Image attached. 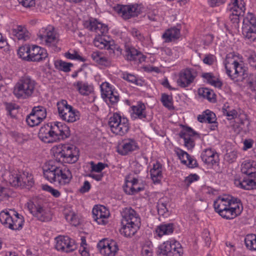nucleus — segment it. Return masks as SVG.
<instances>
[{
	"mask_svg": "<svg viewBox=\"0 0 256 256\" xmlns=\"http://www.w3.org/2000/svg\"><path fill=\"white\" fill-rule=\"evenodd\" d=\"M215 211L222 218L232 220L240 216L243 210L240 200L227 196H219L214 203Z\"/></svg>",
	"mask_w": 256,
	"mask_h": 256,
	"instance_id": "nucleus-1",
	"label": "nucleus"
},
{
	"mask_svg": "<svg viewBox=\"0 0 256 256\" xmlns=\"http://www.w3.org/2000/svg\"><path fill=\"white\" fill-rule=\"evenodd\" d=\"M43 174L46 179L60 187L68 185L72 178V174L68 168L59 166L52 160L46 164Z\"/></svg>",
	"mask_w": 256,
	"mask_h": 256,
	"instance_id": "nucleus-2",
	"label": "nucleus"
},
{
	"mask_svg": "<svg viewBox=\"0 0 256 256\" xmlns=\"http://www.w3.org/2000/svg\"><path fill=\"white\" fill-rule=\"evenodd\" d=\"M122 234L126 237H132L139 230L141 220L139 214L132 208H125L121 212Z\"/></svg>",
	"mask_w": 256,
	"mask_h": 256,
	"instance_id": "nucleus-3",
	"label": "nucleus"
},
{
	"mask_svg": "<svg viewBox=\"0 0 256 256\" xmlns=\"http://www.w3.org/2000/svg\"><path fill=\"white\" fill-rule=\"evenodd\" d=\"M242 172L246 175L242 180H236L235 184L246 190L256 189V162L246 160L241 165Z\"/></svg>",
	"mask_w": 256,
	"mask_h": 256,
	"instance_id": "nucleus-4",
	"label": "nucleus"
},
{
	"mask_svg": "<svg viewBox=\"0 0 256 256\" xmlns=\"http://www.w3.org/2000/svg\"><path fill=\"white\" fill-rule=\"evenodd\" d=\"M244 2L243 0H231L227 6L226 10L230 12L229 22L224 23L227 31L237 30L239 28L240 16L245 10Z\"/></svg>",
	"mask_w": 256,
	"mask_h": 256,
	"instance_id": "nucleus-5",
	"label": "nucleus"
},
{
	"mask_svg": "<svg viewBox=\"0 0 256 256\" xmlns=\"http://www.w3.org/2000/svg\"><path fill=\"white\" fill-rule=\"evenodd\" d=\"M54 148V156L58 162L74 164L79 158V149L74 145L59 144Z\"/></svg>",
	"mask_w": 256,
	"mask_h": 256,
	"instance_id": "nucleus-6",
	"label": "nucleus"
},
{
	"mask_svg": "<svg viewBox=\"0 0 256 256\" xmlns=\"http://www.w3.org/2000/svg\"><path fill=\"white\" fill-rule=\"evenodd\" d=\"M226 72L232 80H237L244 76L246 68L240 61L239 55L230 52L226 55L224 60Z\"/></svg>",
	"mask_w": 256,
	"mask_h": 256,
	"instance_id": "nucleus-7",
	"label": "nucleus"
},
{
	"mask_svg": "<svg viewBox=\"0 0 256 256\" xmlns=\"http://www.w3.org/2000/svg\"><path fill=\"white\" fill-rule=\"evenodd\" d=\"M36 82L28 76H22L16 83L14 88V94L18 98L26 99L34 94Z\"/></svg>",
	"mask_w": 256,
	"mask_h": 256,
	"instance_id": "nucleus-8",
	"label": "nucleus"
},
{
	"mask_svg": "<svg viewBox=\"0 0 256 256\" xmlns=\"http://www.w3.org/2000/svg\"><path fill=\"white\" fill-rule=\"evenodd\" d=\"M0 222L10 229L20 230L23 226L24 220L23 216L16 211L5 209L0 212Z\"/></svg>",
	"mask_w": 256,
	"mask_h": 256,
	"instance_id": "nucleus-9",
	"label": "nucleus"
},
{
	"mask_svg": "<svg viewBox=\"0 0 256 256\" xmlns=\"http://www.w3.org/2000/svg\"><path fill=\"white\" fill-rule=\"evenodd\" d=\"M182 254L180 244L174 240L166 241L158 247V256H182Z\"/></svg>",
	"mask_w": 256,
	"mask_h": 256,
	"instance_id": "nucleus-10",
	"label": "nucleus"
},
{
	"mask_svg": "<svg viewBox=\"0 0 256 256\" xmlns=\"http://www.w3.org/2000/svg\"><path fill=\"white\" fill-rule=\"evenodd\" d=\"M57 106L58 115L62 120L72 123L79 120V112L74 109L72 106L68 105L66 100H62L58 102Z\"/></svg>",
	"mask_w": 256,
	"mask_h": 256,
	"instance_id": "nucleus-11",
	"label": "nucleus"
},
{
	"mask_svg": "<svg viewBox=\"0 0 256 256\" xmlns=\"http://www.w3.org/2000/svg\"><path fill=\"white\" fill-rule=\"evenodd\" d=\"M100 87L102 98L104 100L109 106H115L120 100V96L114 86L106 82H102Z\"/></svg>",
	"mask_w": 256,
	"mask_h": 256,
	"instance_id": "nucleus-12",
	"label": "nucleus"
},
{
	"mask_svg": "<svg viewBox=\"0 0 256 256\" xmlns=\"http://www.w3.org/2000/svg\"><path fill=\"white\" fill-rule=\"evenodd\" d=\"M38 36L42 42L48 47H56L58 42V37L53 26H48L42 28Z\"/></svg>",
	"mask_w": 256,
	"mask_h": 256,
	"instance_id": "nucleus-13",
	"label": "nucleus"
},
{
	"mask_svg": "<svg viewBox=\"0 0 256 256\" xmlns=\"http://www.w3.org/2000/svg\"><path fill=\"white\" fill-rule=\"evenodd\" d=\"M196 76L197 72L194 69L191 68L183 69L178 74L176 80L177 84L182 88L188 87L194 82Z\"/></svg>",
	"mask_w": 256,
	"mask_h": 256,
	"instance_id": "nucleus-14",
	"label": "nucleus"
},
{
	"mask_svg": "<svg viewBox=\"0 0 256 256\" xmlns=\"http://www.w3.org/2000/svg\"><path fill=\"white\" fill-rule=\"evenodd\" d=\"M55 248L58 250L68 253L76 248L74 240L68 236H60L55 238Z\"/></svg>",
	"mask_w": 256,
	"mask_h": 256,
	"instance_id": "nucleus-15",
	"label": "nucleus"
},
{
	"mask_svg": "<svg viewBox=\"0 0 256 256\" xmlns=\"http://www.w3.org/2000/svg\"><path fill=\"white\" fill-rule=\"evenodd\" d=\"M50 124L56 142L66 140L70 137V130L66 124L58 122H50Z\"/></svg>",
	"mask_w": 256,
	"mask_h": 256,
	"instance_id": "nucleus-16",
	"label": "nucleus"
},
{
	"mask_svg": "<svg viewBox=\"0 0 256 256\" xmlns=\"http://www.w3.org/2000/svg\"><path fill=\"white\" fill-rule=\"evenodd\" d=\"M12 186H20L30 188L34 184L33 176L31 173L28 172L24 171L19 172L14 177L12 182Z\"/></svg>",
	"mask_w": 256,
	"mask_h": 256,
	"instance_id": "nucleus-17",
	"label": "nucleus"
},
{
	"mask_svg": "<svg viewBox=\"0 0 256 256\" xmlns=\"http://www.w3.org/2000/svg\"><path fill=\"white\" fill-rule=\"evenodd\" d=\"M28 208L30 212L40 221L48 222L52 220V215L50 212L44 209L42 207L38 204L29 203Z\"/></svg>",
	"mask_w": 256,
	"mask_h": 256,
	"instance_id": "nucleus-18",
	"label": "nucleus"
},
{
	"mask_svg": "<svg viewBox=\"0 0 256 256\" xmlns=\"http://www.w3.org/2000/svg\"><path fill=\"white\" fill-rule=\"evenodd\" d=\"M98 246L100 252L105 256H115L119 250L118 243L112 240H103L98 243Z\"/></svg>",
	"mask_w": 256,
	"mask_h": 256,
	"instance_id": "nucleus-19",
	"label": "nucleus"
},
{
	"mask_svg": "<svg viewBox=\"0 0 256 256\" xmlns=\"http://www.w3.org/2000/svg\"><path fill=\"white\" fill-rule=\"evenodd\" d=\"M116 10L118 13L124 20L136 16L140 12V8L137 4L118 5Z\"/></svg>",
	"mask_w": 256,
	"mask_h": 256,
	"instance_id": "nucleus-20",
	"label": "nucleus"
},
{
	"mask_svg": "<svg viewBox=\"0 0 256 256\" xmlns=\"http://www.w3.org/2000/svg\"><path fill=\"white\" fill-rule=\"evenodd\" d=\"M84 27L92 32H94L97 35L106 34L108 30L107 25L102 23L98 20L90 18L84 23Z\"/></svg>",
	"mask_w": 256,
	"mask_h": 256,
	"instance_id": "nucleus-21",
	"label": "nucleus"
},
{
	"mask_svg": "<svg viewBox=\"0 0 256 256\" xmlns=\"http://www.w3.org/2000/svg\"><path fill=\"white\" fill-rule=\"evenodd\" d=\"M138 149V144L135 139L124 138L122 140V144L118 146V152L121 155L126 156Z\"/></svg>",
	"mask_w": 256,
	"mask_h": 256,
	"instance_id": "nucleus-22",
	"label": "nucleus"
},
{
	"mask_svg": "<svg viewBox=\"0 0 256 256\" xmlns=\"http://www.w3.org/2000/svg\"><path fill=\"white\" fill-rule=\"evenodd\" d=\"M198 134L191 128L186 126L179 134L180 137L184 139V145L188 150L193 148L195 146L194 136Z\"/></svg>",
	"mask_w": 256,
	"mask_h": 256,
	"instance_id": "nucleus-23",
	"label": "nucleus"
},
{
	"mask_svg": "<svg viewBox=\"0 0 256 256\" xmlns=\"http://www.w3.org/2000/svg\"><path fill=\"white\" fill-rule=\"evenodd\" d=\"M92 218L99 224H105L110 215L108 210L103 206H96L92 210Z\"/></svg>",
	"mask_w": 256,
	"mask_h": 256,
	"instance_id": "nucleus-24",
	"label": "nucleus"
},
{
	"mask_svg": "<svg viewBox=\"0 0 256 256\" xmlns=\"http://www.w3.org/2000/svg\"><path fill=\"white\" fill-rule=\"evenodd\" d=\"M50 123L42 126L38 134L39 138L45 143H54L56 142Z\"/></svg>",
	"mask_w": 256,
	"mask_h": 256,
	"instance_id": "nucleus-25",
	"label": "nucleus"
},
{
	"mask_svg": "<svg viewBox=\"0 0 256 256\" xmlns=\"http://www.w3.org/2000/svg\"><path fill=\"white\" fill-rule=\"evenodd\" d=\"M10 38L14 40L26 41L30 39V34L24 26L18 25L10 30Z\"/></svg>",
	"mask_w": 256,
	"mask_h": 256,
	"instance_id": "nucleus-26",
	"label": "nucleus"
},
{
	"mask_svg": "<svg viewBox=\"0 0 256 256\" xmlns=\"http://www.w3.org/2000/svg\"><path fill=\"white\" fill-rule=\"evenodd\" d=\"M174 151L182 163L186 165L188 168H194L198 166L196 160L186 152L178 148H175Z\"/></svg>",
	"mask_w": 256,
	"mask_h": 256,
	"instance_id": "nucleus-27",
	"label": "nucleus"
},
{
	"mask_svg": "<svg viewBox=\"0 0 256 256\" xmlns=\"http://www.w3.org/2000/svg\"><path fill=\"white\" fill-rule=\"evenodd\" d=\"M202 160L208 166H214L219 162V156L216 151L212 148H206L200 155Z\"/></svg>",
	"mask_w": 256,
	"mask_h": 256,
	"instance_id": "nucleus-28",
	"label": "nucleus"
},
{
	"mask_svg": "<svg viewBox=\"0 0 256 256\" xmlns=\"http://www.w3.org/2000/svg\"><path fill=\"white\" fill-rule=\"evenodd\" d=\"M48 56L46 50L39 46L32 45L30 51L29 62H40L44 60Z\"/></svg>",
	"mask_w": 256,
	"mask_h": 256,
	"instance_id": "nucleus-29",
	"label": "nucleus"
},
{
	"mask_svg": "<svg viewBox=\"0 0 256 256\" xmlns=\"http://www.w3.org/2000/svg\"><path fill=\"white\" fill-rule=\"evenodd\" d=\"M109 38L104 35H96L94 40V45L100 49H106L108 50H114V41L108 40Z\"/></svg>",
	"mask_w": 256,
	"mask_h": 256,
	"instance_id": "nucleus-30",
	"label": "nucleus"
},
{
	"mask_svg": "<svg viewBox=\"0 0 256 256\" xmlns=\"http://www.w3.org/2000/svg\"><path fill=\"white\" fill-rule=\"evenodd\" d=\"M162 166L159 162L154 164L150 172V178L154 183H160L162 178Z\"/></svg>",
	"mask_w": 256,
	"mask_h": 256,
	"instance_id": "nucleus-31",
	"label": "nucleus"
},
{
	"mask_svg": "<svg viewBox=\"0 0 256 256\" xmlns=\"http://www.w3.org/2000/svg\"><path fill=\"white\" fill-rule=\"evenodd\" d=\"M180 36V29L176 27L166 30L162 38L165 42H170L178 39Z\"/></svg>",
	"mask_w": 256,
	"mask_h": 256,
	"instance_id": "nucleus-32",
	"label": "nucleus"
},
{
	"mask_svg": "<svg viewBox=\"0 0 256 256\" xmlns=\"http://www.w3.org/2000/svg\"><path fill=\"white\" fill-rule=\"evenodd\" d=\"M73 86L76 88L78 93L82 96H88L94 91L93 87L87 82L78 80L74 83Z\"/></svg>",
	"mask_w": 256,
	"mask_h": 256,
	"instance_id": "nucleus-33",
	"label": "nucleus"
},
{
	"mask_svg": "<svg viewBox=\"0 0 256 256\" xmlns=\"http://www.w3.org/2000/svg\"><path fill=\"white\" fill-rule=\"evenodd\" d=\"M125 52L126 59L128 60H136L137 58L140 60L141 57H144L140 52L128 44L125 46Z\"/></svg>",
	"mask_w": 256,
	"mask_h": 256,
	"instance_id": "nucleus-34",
	"label": "nucleus"
},
{
	"mask_svg": "<svg viewBox=\"0 0 256 256\" xmlns=\"http://www.w3.org/2000/svg\"><path fill=\"white\" fill-rule=\"evenodd\" d=\"M202 78L210 84L216 88H221L222 83L218 78L215 76L212 72H204L202 74Z\"/></svg>",
	"mask_w": 256,
	"mask_h": 256,
	"instance_id": "nucleus-35",
	"label": "nucleus"
},
{
	"mask_svg": "<svg viewBox=\"0 0 256 256\" xmlns=\"http://www.w3.org/2000/svg\"><path fill=\"white\" fill-rule=\"evenodd\" d=\"M174 230V226L172 223L162 224L158 226L156 232L158 236L161 238L164 235L172 234Z\"/></svg>",
	"mask_w": 256,
	"mask_h": 256,
	"instance_id": "nucleus-36",
	"label": "nucleus"
},
{
	"mask_svg": "<svg viewBox=\"0 0 256 256\" xmlns=\"http://www.w3.org/2000/svg\"><path fill=\"white\" fill-rule=\"evenodd\" d=\"M132 116L134 118L143 119L146 118V106L142 103H138L136 106L132 107Z\"/></svg>",
	"mask_w": 256,
	"mask_h": 256,
	"instance_id": "nucleus-37",
	"label": "nucleus"
},
{
	"mask_svg": "<svg viewBox=\"0 0 256 256\" xmlns=\"http://www.w3.org/2000/svg\"><path fill=\"white\" fill-rule=\"evenodd\" d=\"M237 81L241 80L247 84L250 88L252 90H254L256 88V75L253 74H248L246 70L244 72V76H242L240 78L236 80Z\"/></svg>",
	"mask_w": 256,
	"mask_h": 256,
	"instance_id": "nucleus-38",
	"label": "nucleus"
},
{
	"mask_svg": "<svg viewBox=\"0 0 256 256\" xmlns=\"http://www.w3.org/2000/svg\"><path fill=\"white\" fill-rule=\"evenodd\" d=\"M242 33L244 38L250 42L256 40V27L252 28L242 26Z\"/></svg>",
	"mask_w": 256,
	"mask_h": 256,
	"instance_id": "nucleus-39",
	"label": "nucleus"
},
{
	"mask_svg": "<svg viewBox=\"0 0 256 256\" xmlns=\"http://www.w3.org/2000/svg\"><path fill=\"white\" fill-rule=\"evenodd\" d=\"M169 203V200L167 197H162L158 200L156 208L158 214L164 216L168 213V206Z\"/></svg>",
	"mask_w": 256,
	"mask_h": 256,
	"instance_id": "nucleus-40",
	"label": "nucleus"
},
{
	"mask_svg": "<svg viewBox=\"0 0 256 256\" xmlns=\"http://www.w3.org/2000/svg\"><path fill=\"white\" fill-rule=\"evenodd\" d=\"M239 130L246 131L248 129L250 122L247 118V116L244 114L240 113L236 120Z\"/></svg>",
	"mask_w": 256,
	"mask_h": 256,
	"instance_id": "nucleus-41",
	"label": "nucleus"
},
{
	"mask_svg": "<svg viewBox=\"0 0 256 256\" xmlns=\"http://www.w3.org/2000/svg\"><path fill=\"white\" fill-rule=\"evenodd\" d=\"M122 116L118 113L113 114L112 116L110 118L108 124L111 131L114 134L115 130H116L117 126H118L120 122H122Z\"/></svg>",
	"mask_w": 256,
	"mask_h": 256,
	"instance_id": "nucleus-42",
	"label": "nucleus"
},
{
	"mask_svg": "<svg viewBox=\"0 0 256 256\" xmlns=\"http://www.w3.org/2000/svg\"><path fill=\"white\" fill-rule=\"evenodd\" d=\"M91 58L94 61L99 64L107 66L110 64L108 58L104 56L100 52H94L91 54Z\"/></svg>",
	"mask_w": 256,
	"mask_h": 256,
	"instance_id": "nucleus-43",
	"label": "nucleus"
},
{
	"mask_svg": "<svg viewBox=\"0 0 256 256\" xmlns=\"http://www.w3.org/2000/svg\"><path fill=\"white\" fill-rule=\"evenodd\" d=\"M130 128L128 120L126 118H122V122H120V126H117V129L115 130L114 134L117 135L123 136L128 132Z\"/></svg>",
	"mask_w": 256,
	"mask_h": 256,
	"instance_id": "nucleus-44",
	"label": "nucleus"
},
{
	"mask_svg": "<svg viewBox=\"0 0 256 256\" xmlns=\"http://www.w3.org/2000/svg\"><path fill=\"white\" fill-rule=\"evenodd\" d=\"M198 94L200 96L206 98L211 102H214L216 100L214 98L215 94L213 91L206 88H201L198 90Z\"/></svg>",
	"mask_w": 256,
	"mask_h": 256,
	"instance_id": "nucleus-45",
	"label": "nucleus"
},
{
	"mask_svg": "<svg viewBox=\"0 0 256 256\" xmlns=\"http://www.w3.org/2000/svg\"><path fill=\"white\" fill-rule=\"evenodd\" d=\"M55 68L60 70L67 72L70 71V68L73 64L70 62H67L62 60H57L54 63Z\"/></svg>",
	"mask_w": 256,
	"mask_h": 256,
	"instance_id": "nucleus-46",
	"label": "nucleus"
},
{
	"mask_svg": "<svg viewBox=\"0 0 256 256\" xmlns=\"http://www.w3.org/2000/svg\"><path fill=\"white\" fill-rule=\"evenodd\" d=\"M244 242L248 249L252 251H254L256 244V234H249L246 235L244 238Z\"/></svg>",
	"mask_w": 256,
	"mask_h": 256,
	"instance_id": "nucleus-47",
	"label": "nucleus"
},
{
	"mask_svg": "<svg viewBox=\"0 0 256 256\" xmlns=\"http://www.w3.org/2000/svg\"><path fill=\"white\" fill-rule=\"evenodd\" d=\"M31 48L30 45H25L20 46L18 51V54L20 58L22 60L29 62V57L30 56V51Z\"/></svg>",
	"mask_w": 256,
	"mask_h": 256,
	"instance_id": "nucleus-48",
	"label": "nucleus"
},
{
	"mask_svg": "<svg viewBox=\"0 0 256 256\" xmlns=\"http://www.w3.org/2000/svg\"><path fill=\"white\" fill-rule=\"evenodd\" d=\"M26 122L28 125L33 127L39 124L42 121L40 120V117L34 112L32 110L30 114L27 116Z\"/></svg>",
	"mask_w": 256,
	"mask_h": 256,
	"instance_id": "nucleus-49",
	"label": "nucleus"
},
{
	"mask_svg": "<svg viewBox=\"0 0 256 256\" xmlns=\"http://www.w3.org/2000/svg\"><path fill=\"white\" fill-rule=\"evenodd\" d=\"M243 26L256 27V17L253 14H248L247 16L243 20Z\"/></svg>",
	"mask_w": 256,
	"mask_h": 256,
	"instance_id": "nucleus-50",
	"label": "nucleus"
},
{
	"mask_svg": "<svg viewBox=\"0 0 256 256\" xmlns=\"http://www.w3.org/2000/svg\"><path fill=\"white\" fill-rule=\"evenodd\" d=\"M200 176L196 174H192L186 177L183 184L186 188H188L194 182L198 180Z\"/></svg>",
	"mask_w": 256,
	"mask_h": 256,
	"instance_id": "nucleus-51",
	"label": "nucleus"
},
{
	"mask_svg": "<svg viewBox=\"0 0 256 256\" xmlns=\"http://www.w3.org/2000/svg\"><path fill=\"white\" fill-rule=\"evenodd\" d=\"M144 187L139 186L138 184L134 186L126 185L124 188V192L128 194H134L144 190Z\"/></svg>",
	"mask_w": 256,
	"mask_h": 256,
	"instance_id": "nucleus-52",
	"label": "nucleus"
},
{
	"mask_svg": "<svg viewBox=\"0 0 256 256\" xmlns=\"http://www.w3.org/2000/svg\"><path fill=\"white\" fill-rule=\"evenodd\" d=\"M42 121L46 116V108L42 106H34L32 110Z\"/></svg>",
	"mask_w": 256,
	"mask_h": 256,
	"instance_id": "nucleus-53",
	"label": "nucleus"
},
{
	"mask_svg": "<svg viewBox=\"0 0 256 256\" xmlns=\"http://www.w3.org/2000/svg\"><path fill=\"white\" fill-rule=\"evenodd\" d=\"M172 96L166 94H162L161 102L165 107L170 109L172 106Z\"/></svg>",
	"mask_w": 256,
	"mask_h": 256,
	"instance_id": "nucleus-54",
	"label": "nucleus"
},
{
	"mask_svg": "<svg viewBox=\"0 0 256 256\" xmlns=\"http://www.w3.org/2000/svg\"><path fill=\"white\" fill-rule=\"evenodd\" d=\"M64 56L69 60H78L82 62L86 61V59L82 56H80L78 53L75 51L74 53L71 54L70 52H68L64 54Z\"/></svg>",
	"mask_w": 256,
	"mask_h": 256,
	"instance_id": "nucleus-55",
	"label": "nucleus"
},
{
	"mask_svg": "<svg viewBox=\"0 0 256 256\" xmlns=\"http://www.w3.org/2000/svg\"><path fill=\"white\" fill-rule=\"evenodd\" d=\"M122 78L128 82L134 84L136 85H139L138 80L136 76L133 74L124 72L122 74Z\"/></svg>",
	"mask_w": 256,
	"mask_h": 256,
	"instance_id": "nucleus-56",
	"label": "nucleus"
},
{
	"mask_svg": "<svg viewBox=\"0 0 256 256\" xmlns=\"http://www.w3.org/2000/svg\"><path fill=\"white\" fill-rule=\"evenodd\" d=\"M152 244H144L142 250V256H152Z\"/></svg>",
	"mask_w": 256,
	"mask_h": 256,
	"instance_id": "nucleus-57",
	"label": "nucleus"
},
{
	"mask_svg": "<svg viewBox=\"0 0 256 256\" xmlns=\"http://www.w3.org/2000/svg\"><path fill=\"white\" fill-rule=\"evenodd\" d=\"M65 217L68 222L74 226H76L78 224V216L74 212H70L66 214Z\"/></svg>",
	"mask_w": 256,
	"mask_h": 256,
	"instance_id": "nucleus-58",
	"label": "nucleus"
},
{
	"mask_svg": "<svg viewBox=\"0 0 256 256\" xmlns=\"http://www.w3.org/2000/svg\"><path fill=\"white\" fill-rule=\"evenodd\" d=\"M90 165L92 168L91 171L96 172H100L106 167V164L100 162L96 164L94 162H91Z\"/></svg>",
	"mask_w": 256,
	"mask_h": 256,
	"instance_id": "nucleus-59",
	"label": "nucleus"
},
{
	"mask_svg": "<svg viewBox=\"0 0 256 256\" xmlns=\"http://www.w3.org/2000/svg\"><path fill=\"white\" fill-rule=\"evenodd\" d=\"M17 106L12 103L6 104V110L8 113L12 116L14 117L17 110Z\"/></svg>",
	"mask_w": 256,
	"mask_h": 256,
	"instance_id": "nucleus-60",
	"label": "nucleus"
},
{
	"mask_svg": "<svg viewBox=\"0 0 256 256\" xmlns=\"http://www.w3.org/2000/svg\"><path fill=\"white\" fill-rule=\"evenodd\" d=\"M224 114L228 117V119L231 120L233 118L236 119L240 113H238L237 110L234 109H232V110H227L226 109H224Z\"/></svg>",
	"mask_w": 256,
	"mask_h": 256,
	"instance_id": "nucleus-61",
	"label": "nucleus"
},
{
	"mask_svg": "<svg viewBox=\"0 0 256 256\" xmlns=\"http://www.w3.org/2000/svg\"><path fill=\"white\" fill-rule=\"evenodd\" d=\"M237 152L236 151H231L227 152L225 155V159L229 162H232L236 160L237 158Z\"/></svg>",
	"mask_w": 256,
	"mask_h": 256,
	"instance_id": "nucleus-62",
	"label": "nucleus"
},
{
	"mask_svg": "<svg viewBox=\"0 0 256 256\" xmlns=\"http://www.w3.org/2000/svg\"><path fill=\"white\" fill-rule=\"evenodd\" d=\"M130 34L134 38L140 42H142L144 40L142 34L136 28L131 29Z\"/></svg>",
	"mask_w": 256,
	"mask_h": 256,
	"instance_id": "nucleus-63",
	"label": "nucleus"
},
{
	"mask_svg": "<svg viewBox=\"0 0 256 256\" xmlns=\"http://www.w3.org/2000/svg\"><path fill=\"white\" fill-rule=\"evenodd\" d=\"M9 197L8 188L0 186V201L7 200Z\"/></svg>",
	"mask_w": 256,
	"mask_h": 256,
	"instance_id": "nucleus-64",
	"label": "nucleus"
}]
</instances>
